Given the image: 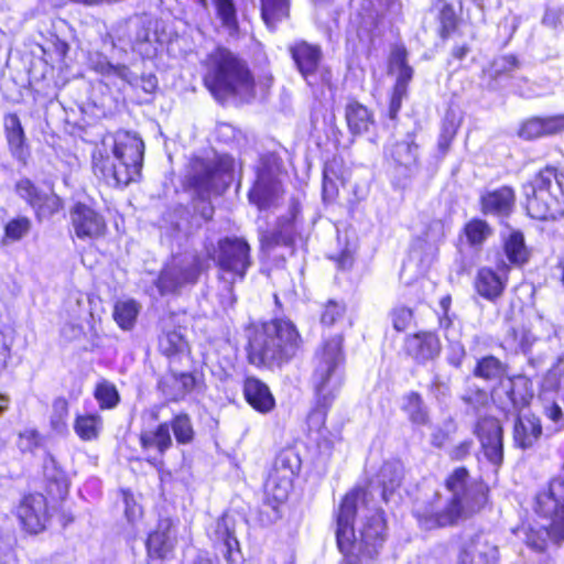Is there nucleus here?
I'll list each match as a JSON object with an SVG mask.
<instances>
[{"mask_svg":"<svg viewBox=\"0 0 564 564\" xmlns=\"http://www.w3.org/2000/svg\"><path fill=\"white\" fill-rule=\"evenodd\" d=\"M368 496L366 487L355 485L341 496L333 513L336 546L341 554L338 564L373 563L389 541V523L382 508H377L366 516L356 533L358 506L360 502L366 503Z\"/></svg>","mask_w":564,"mask_h":564,"instance_id":"f257e3e1","label":"nucleus"},{"mask_svg":"<svg viewBox=\"0 0 564 564\" xmlns=\"http://www.w3.org/2000/svg\"><path fill=\"white\" fill-rule=\"evenodd\" d=\"M443 487L451 494L443 505L441 495L434 492L413 511L419 525L425 530L456 527L491 506L490 485L481 477L471 479L470 470L464 465L454 467L445 476Z\"/></svg>","mask_w":564,"mask_h":564,"instance_id":"f03ea898","label":"nucleus"},{"mask_svg":"<svg viewBox=\"0 0 564 564\" xmlns=\"http://www.w3.org/2000/svg\"><path fill=\"white\" fill-rule=\"evenodd\" d=\"M203 68V86L221 106L250 104L258 93L268 95L274 82L271 72L257 77L247 59L221 45L205 56Z\"/></svg>","mask_w":564,"mask_h":564,"instance_id":"7ed1b4c3","label":"nucleus"},{"mask_svg":"<svg viewBox=\"0 0 564 564\" xmlns=\"http://www.w3.org/2000/svg\"><path fill=\"white\" fill-rule=\"evenodd\" d=\"M243 336L246 361L260 370L282 369L305 351V338L289 316L250 321Z\"/></svg>","mask_w":564,"mask_h":564,"instance_id":"20e7f679","label":"nucleus"},{"mask_svg":"<svg viewBox=\"0 0 564 564\" xmlns=\"http://www.w3.org/2000/svg\"><path fill=\"white\" fill-rule=\"evenodd\" d=\"M344 341L341 333L323 337L314 352V402L306 416L308 429L312 431L321 432L326 429L328 413L344 384Z\"/></svg>","mask_w":564,"mask_h":564,"instance_id":"39448f33","label":"nucleus"},{"mask_svg":"<svg viewBox=\"0 0 564 564\" xmlns=\"http://www.w3.org/2000/svg\"><path fill=\"white\" fill-rule=\"evenodd\" d=\"M144 156L142 140L127 131L117 132L91 150V172L105 185L123 187L141 177Z\"/></svg>","mask_w":564,"mask_h":564,"instance_id":"423d86ee","label":"nucleus"},{"mask_svg":"<svg viewBox=\"0 0 564 564\" xmlns=\"http://www.w3.org/2000/svg\"><path fill=\"white\" fill-rule=\"evenodd\" d=\"M532 511L546 524L529 525L524 531V544L536 553H545L551 546L564 544V477H551L532 499Z\"/></svg>","mask_w":564,"mask_h":564,"instance_id":"0eeeda50","label":"nucleus"},{"mask_svg":"<svg viewBox=\"0 0 564 564\" xmlns=\"http://www.w3.org/2000/svg\"><path fill=\"white\" fill-rule=\"evenodd\" d=\"M523 209L534 220H554L564 215V170L545 164L521 185Z\"/></svg>","mask_w":564,"mask_h":564,"instance_id":"6e6552de","label":"nucleus"},{"mask_svg":"<svg viewBox=\"0 0 564 564\" xmlns=\"http://www.w3.org/2000/svg\"><path fill=\"white\" fill-rule=\"evenodd\" d=\"M254 178L248 189L247 197L259 210H267L275 205L284 193L281 176L286 175L282 156L275 151L259 154L253 166Z\"/></svg>","mask_w":564,"mask_h":564,"instance_id":"1a4fd4ad","label":"nucleus"},{"mask_svg":"<svg viewBox=\"0 0 564 564\" xmlns=\"http://www.w3.org/2000/svg\"><path fill=\"white\" fill-rule=\"evenodd\" d=\"M295 469L289 464V458L280 454L264 482V497L257 512L258 522L265 527L282 518V508L293 488Z\"/></svg>","mask_w":564,"mask_h":564,"instance_id":"9d476101","label":"nucleus"},{"mask_svg":"<svg viewBox=\"0 0 564 564\" xmlns=\"http://www.w3.org/2000/svg\"><path fill=\"white\" fill-rule=\"evenodd\" d=\"M223 176V160H209L199 155H192L186 165V172L182 180L184 192H191L196 199L205 200L214 196L223 195L226 186H220Z\"/></svg>","mask_w":564,"mask_h":564,"instance_id":"9b49d317","label":"nucleus"},{"mask_svg":"<svg viewBox=\"0 0 564 564\" xmlns=\"http://www.w3.org/2000/svg\"><path fill=\"white\" fill-rule=\"evenodd\" d=\"M55 508L48 502L43 492H23L14 507L21 531L26 535H39L48 530L52 524Z\"/></svg>","mask_w":564,"mask_h":564,"instance_id":"f8f14e48","label":"nucleus"},{"mask_svg":"<svg viewBox=\"0 0 564 564\" xmlns=\"http://www.w3.org/2000/svg\"><path fill=\"white\" fill-rule=\"evenodd\" d=\"M251 252L245 237L226 236L217 241L214 261L219 271L230 274L234 282H241L253 263Z\"/></svg>","mask_w":564,"mask_h":564,"instance_id":"ddd939ff","label":"nucleus"},{"mask_svg":"<svg viewBox=\"0 0 564 564\" xmlns=\"http://www.w3.org/2000/svg\"><path fill=\"white\" fill-rule=\"evenodd\" d=\"M101 305V299L95 293L77 292L74 299H69L66 306L67 322L61 328V336L70 343L85 337L86 333L82 321L95 327L97 307Z\"/></svg>","mask_w":564,"mask_h":564,"instance_id":"4468645a","label":"nucleus"},{"mask_svg":"<svg viewBox=\"0 0 564 564\" xmlns=\"http://www.w3.org/2000/svg\"><path fill=\"white\" fill-rule=\"evenodd\" d=\"M14 191L32 208L37 221L54 217L65 207L64 199L54 191L53 186L48 191H44L28 177L20 178L14 185Z\"/></svg>","mask_w":564,"mask_h":564,"instance_id":"2eb2a0df","label":"nucleus"},{"mask_svg":"<svg viewBox=\"0 0 564 564\" xmlns=\"http://www.w3.org/2000/svg\"><path fill=\"white\" fill-rule=\"evenodd\" d=\"M473 433L486 460L498 471L505 462V431L500 420L492 415L481 416L475 422Z\"/></svg>","mask_w":564,"mask_h":564,"instance_id":"dca6fc26","label":"nucleus"},{"mask_svg":"<svg viewBox=\"0 0 564 564\" xmlns=\"http://www.w3.org/2000/svg\"><path fill=\"white\" fill-rule=\"evenodd\" d=\"M138 443L144 455V462L159 474L166 470L165 456L173 447V436L166 423L159 422L154 427L142 426L138 434Z\"/></svg>","mask_w":564,"mask_h":564,"instance_id":"f3484780","label":"nucleus"},{"mask_svg":"<svg viewBox=\"0 0 564 564\" xmlns=\"http://www.w3.org/2000/svg\"><path fill=\"white\" fill-rule=\"evenodd\" d=\"M176 543L173 520L170 517L160 518L144 540L147 563L162 564L171 560L174 556Z\"/></svg>","mask_w":564,"mask_h":564,"instance_id":"a211bd4d","label":"nucleus"},{"mask_svg":"<svg viewBox=\"0 0 564 564\" xmlns=\"http://www.w3.org/2000/svg\"><path fill=\"white\" fill-rule=\"evenodd\" d=\"M288 52L295 68L310 86L315 84L314 79L318 75L327 80L329 72L321 68L323 52L319 45L296 40L288 46Z\"/></svg>","mask_w":564,"mask_h":564,"instance_id":"6ab92c4d","label":"nucleus"},{"mask_svg":"<svg viewBox=\"0 0 564 564\" xmlns=\"http://www.w3.org/2000/svg\"><path fill=\"white\" fill-rule=\"evenodd\" d=\"M70 223L75 236L80 240H96L106 236L108 225L105 216L91 205L75 202L70 209Z\"/></svg>","mask_w":564,"mask_h":564,"instance_id":"aec40b11","label":"nucleus"},{"mask_svg":"<svg viewBox=\"0 0 564 564\" xmlns=\"http://www.w3.org/2000/svg\"><path fill=\"white\" fill-rule=\"evenodd\" d=\"M510 281V273L496 267L482 265L477 269L474 280L473 290L475 294L489 303L496 304L506 294Z\"/></svg>","mask_w":564,"mask_h":564,"instance_id":"412c9836","label":"nucleus"},{"mask_svg":"<svg viewBox=\"0 0 564 564\" xmlns=\"http://www.w3.org/2000/svg\"><path fill=\"white\" fill-rule=\"evenodd\" d=\"M442 340L435 329H420L403 339V352L416 364L424 365L442 352Z\"/></svg>","mask_w":564,"mask_h":564,"instance_id":"4be33fe9","label":"nucleus"},{"mask_svg":"<svg viewBox=\"0 0 564 564\" xmlns=\"http://www.w3.org/2000/svg\"><path fill=\"white\" fill-rule=\"evenodd\" d=\"M160 323L161 333L158 337L159 352L167 359L178 357L184 352L189 354L191 346L182 333L185 327L176 322V314L170 312L161 318Z\"/></svg>","mask_w":564,"mask_h":564,"instance_id":"5701e85b","label":"nucleus"},{"mask_svg":"<svg viewBox=\"0 0 564 564\" xmlns=\"http://www.w3.org/2000/svg\"><path fill=\"white\" fill-rule=\"evenodd\" d=\"M564 132V113L531 116L523 119L517 129V135L524 141L556 135Z\"/></svg>","mask_w":564,"mask_h":564,"instance_id":"b1692460","label":"nucleus"},{"mask_svg":"<svg viewBox=\"0 0 564 564\" xmlns=\"http://www.w3.org/2000/svg\"><path fill=\"white\" fill-rule=\"evenodd\" d=\"M517 203V192L512 185H501L484 192L479 197L482 215L508 218L512 215Z\"/></svg>","mask_w":564,"mask_h":564,"instance_id":"393cba45","label":"nucleus"},{"mask_svg":"<svg viewBox=\"0 0 564 564\" xmlns=\"http://www.w3.org/2000/svg\"><path fill=\"white\" fill-rule=\"evenodd\" d=\"M501 249L506 259H499L496 263L509 273L513 268L523 269L532 257V250L527 245L523 232L519 229L511 230L502 239Z\"/></svg>","mask_w":564,"mask_h":564,"instance_id":"a878e982","label":"nucleus"},{"mask_svg":"<svg viewBox=\"0 0 564 564\" xmlns=\"http://www.w3.org/2000/svg\"><path fill=\"white\" fill-rule=\"evenodd\" d=\"M246 403L259 414H269L276 408V400L267 382L249 375L241 382Z\"/></svg>","mask_w":564,"mask_h":564,"instance_id":"bb28decb","label":"nucleus"},{"mask_svg":"<svg viewBox=\"0 0 564 564\" xmlns=\"http://www.w3.org/2000/svg\"><path fill=\"white\" fill-rule=\"evenodd\" d=\"M3 131L10 154L21 165L26 166L31 148L18 113L9 112L3 117Z\"/></svg>","mask_w":564,"mask_h":564,"instance_id":"cd10ccee","label":"nucleus"},{"mask_svg":"<svg viewBox=\"0 0 564 564\" xmlns=\"http://www.w3.org/2000/svg\"><path fill=\"white\" fill-rule=\"evenodd\" d=\"M344 118L347 130L354 138L365 135L377 127L375 111L356 97L347 98Z\"/></svg>","mask_w":564,"mask_h":564,"instance_id":"c85d7f7f","label":"nucleus"},{"mask_svg":"<svg viewBox=\"0 0 564 564\" xmlns=\"http://www.w3.org/2000/svg\"><path fill=\"white\" fill-rule=\"evenodd\" d=\"M344 160L338 156L328 159L322 170V199L324 204H334L339 198V188L347 185Z\"/></svg>","mask_w":564,"mask_h":564,"instance_id":"c756f323","label":"nucleus"},{"mask_svg":"<svg viewBox=\"0 0 564 564\" xmlns=\"http://www.w3.org/2000/svg\"><path fill=\"white\" fill-rule=\"evenodd\" d=\"M543 435L540 416L534 413L518 415L512 426V441L517 448L531 449L538 445Z\"/></svg>","mask_w":564,"mask_h":564,"instance_id":"7c9ffc66","label":"nucleus"},{"mask_svg":"<svg viewBox=\"0 0 564 564\" xmlns=\"http://www.w3.org/2000/svg\"><path fill=\"white\" fill-rule=\"evenodd\" d=\"M209 538L213 541L214 547L225 549L224 558L227 563L235 564L242 556L240 543L226 514L217 518Z\"/></svg>","mask_w":564,"mask_h":564,"instance_id":"2f4dec72","label":"nucleus"},{"mask_svg":"<svg viewBox=\"0 0 564 564\" xmlns=\"http://www.w3.org/2000/svg\"><path fill=\"white\" fill-rule=\"evenodd\" d=\"M294 217H280L274 230H264L259 237L260 249L271 251L278 247H293L295 243Z\"/></svg>","mask_w":564,"mask_h":564,"instance_id":"473e14b6","label":"nucleus"},{"mask_svg":"<svg viewBox=\"0 0 564 564\" xmlns=\"http://www.w3.org/2000/svg\"><path fill=\"white\" fill-rule=\"evenodd\" d=\"M73 430L82 442H95L104 431V419L96 411L76 413Z\"/></svg>","mask_w":564,"mask_h":564,"instance_id":"72a5a7b5","label":"nucleus"},{"mask_svg":"<svg viewBox=\"0 0 564 564\" xmlns=\"http://www.w3.org/2000/svg\"><path fill=\"white\" fill-rule=\"evenodd\" d=\"M506 394L514 409L528 408L534 398L532 380L524 375L509 377Z\"/></svg>","mask_w":564,"mask_h":564,"instance_id":"f704fd0d","label":"nucleus"},{"mask_svg":"<svg viewBox=\"0 0 564 564\" xmlns=\"http://www.w3.org/2000/svg\"><path fill=\"white\" fill-rule=\"evenodd\" d=\"M70 488V479L65 470L55 466L51 474L45 475L44 495L48 502L55 507L68 496Z\"/></svg>","mask_w":564,"mask_h":564,"instance_id":"c9c22d12","label":"nucleus"},{"mask_svg":"<svg viewBox=\"0 0 564 564\" xmlns=\"http://www.w3.org/2000/svg\"><path fill=\"white\" fill-rule=\"evenodd\" d=\"M161 423H166L167 431L173 433L177 445H189L194 442L196 432L187 412L174 413L169 421H162Z\"/></svg>","mask_w":564,"mask_h":564,"instance_id":"e433bc0d","label":"nucleus"},{"mask_svg":"<svg viewBox=\"0 0 564 564\" xmlns=\"http://www.w3.org/2000/svg\"><path fill=\"white\" fill-rule=\"evenodd\" d=\"M170 376L176 387L170 388L165 382H161L162 391L172 397L174 401L183 400L191 394L198 386L199 379L196 371H172Z\"/></svg>","mask_w":564,"mask_h":564,"instance_id":"4c0bfd02","label":"nucleus"},{"mask_svg":"<svg viewBox=\"0 0 564 564\" xmlns=\"http://www.w3.org/2000/svg\"><path fill=\"white\" fill-rule=\"evenodd\" d=\"M417 144L414 141L401 140L384 149L386 160L399 167H410L417 161Z\"/></svg>","mask_w":564,"mask_h":564,"instance_id":"58836bf2","label":"nucleus"},{"mask_svg":"<svg viewBox=\"0 0 564 564\" xmlns=\"http://www.w3.org/2000/svg\"><path fill=\"white\" fill-rule=\"evenodd\" d=\"M402 411L413 425L425 426L431 423L429 411L417 391H411L404 395Z\"/></svg>","mask_w":564,"mask_h":564,"instance_id":"ea45409f","label":"nucleus"},{"mask_svg":"<svg viewBox=\"0 0 564 564\" xmlns=\"http://www.w3.org/2000/svg\"><path fill=\"white\" fill-rule=\"evenodd\" d=\"M140 304L133 300H120L113 304L112 318L122 330H131L140 313Z\"/></svg>","mask_w":564,"mask_h":564,"instance_id":"a19ab883","label":"nucleus"},{"mask_svg":"<svg viewBox=\"0 0 564 564\" xmlns=\"http://www.w3.org/2000/svg\"><path fill=\"white\" fill-rule=\"evenodd\" d=\"M507 366L496 356L486 355L476 360L471 375L475 378L490 382L501 378Z\"/></svg>","mask_w":564,"mask_h":564,"instance_id":"79ce46f5","label":"nucleus"},{"mask_svg":"<svg viewBox=\"0 0 564 564\" xmlns=\"http://www.w3.org/2000/svg\"><path fill=\"white\" fill-rule=\"evenodd\" d=\"M462 232L465 236L468 246L473 248H480L494 234V230L487 220L479 217H473L464 224Z\"/></svg>","mask_w":564,"mask_h":564,"instance_id":"37998d69","label":"nucleus"},{"mask_svg":"<svg viewBox=\"0 0 564 564\" xmlns=\"http://www.w3.org/2000/svg\"><path fill=\"white\" fill-rule=\"evenodd\" d=\"M173 264L185 285L197 283L202 272L206 269L205 260L199 253H194Z\"/></svg>","mask_w":564,"mask_h":564,"instance_id":"c03bdc74","label":"nucleus"},{"mask_svg":"<svg viewBox=\"0 0 564 564\" xmlns=\"http://www.w3.org/2000/svg\"><path fill=\"white\" fill-rule=\"evenodd\" d=\"M44 445L45 436L35 427L24 429L17 434L15 446L22 456H34Z\"/></svg>","mask_w":564,"mask_h":564,"instance_id":"a18cd8bd","label":"nucleus"},{"mask_svg":"<svg viewBox=\"0 0 564 564\" xmlns=\"http://www.w3.org/2000/svg\"><path fill=\"white\" fill-rule=\"evenodd\" d=\"M94 398L100 410H112L120 403V394L117 387L106 380H99L94 388Z\"/></svg>","mask_w":564,"mask_h":564,"instance_id":"49530a36","label":"nucleus"},{"mask_svg":"<svg viewBox=\"0 0 564 564\" xmlns=\"http://www.w3.org/2000/svg\"><path fill=\"white\" fill-rule=\"evenodd\" d=\"M261 18L269 28L289 17V0H260Z\"/></svg>","mask_w":564,"mask_h":564,"instance_id":"de8ad7c7","label":"nucleus"},{"mask_svg":"<svg viewBox=\"0 0 564 564\" xmlns=\"http://www.w3.org/2000/svg\"><path fill=\"white\" fill-rule=\"evenodd\" d=\"M437 34L442 41H447L453 36L459 26V18L457 17L452 3H444L438 12Z\"/></svg>","mask_w":564,"mask_h":564,"instance_id":"09e8293b","label":"nucleus"},{"mask_svg":"<svg viewBox=\"0 0 564 564\" xmlns=\"http://www.w3.org/2000/svg\"><path fill=\"white\" fill-rule=\"evenodd\" d=\"M155 285L161 295H166L178 292L185 284L172 263L160 271Z\"/></svg>","mask_w":564,"mask_h":564,"instance_id":"8fccbe9b","label":"nucleus"},{"mask_svg":"<svg viewBox=\"0 0 564 564\" xmlns=\"http://www.w3.org/2000/svg\"><path fill=\"white\" fill-rule=\"evenodd\" d=\"M213 3L221 25L230 32H237L239 23L234 0H213Z\"/></svg>","mask_w":564,"mask_h":564,"instance_id":"3c124183","label":"nucleus"},{"mask_svg":"<svg viewBox=\"0 0 564 564\" xmlns=\"http://www.w3.org/2000/svg\"><path fill=\"white\" fill-rule=\"evenodd\" d=\"M506 341L510 348L528 352L534 341L530 329L525 326H512L506 334Z\"/></svg>","mask_w":564,"mask_h":564,"instance_id":"603ef678","label":"nucleus"},{"mask_svg":"<svg viewBox=\"0 0 564 564\" xmlns=\"http://www.w3.org/2000/svg\"><path fill=\"white\" fill-rule=\"evenodd\" d=\"M469 543L474 555L478 556L479 564H498L499 549L496 545L480 538H471Z\"/></svg>","mask_w":564,"mask_h":564,"instance_id":"864d4df0","label":"nucleus"},{"mask_svg":"<svg viewBox=\"0 0 564 564\" xmlns=\"http://www.w3.org/2000/svg\"><path fill=\"white\" fill-rule=\"evenodd\" d=\"M459 122L452 117H445L442 121L441 132L437 140V148L442 155H445L456 138L458 132Z\"/></svg>","mask_w":564,"mask_h":564,"instance_id":"5fc2aeb1","label":"nucleus"},{"mask_svg":"<svg viewBox=\"0 0 564 564\" xmlns=\"http://www.w3.org/2000/svg\"><path fill=\"white\" fill-rule=\"evenodd\" d=\"M31 228L32 221L28 216L13 217L4 226V238L19 241L30 232Z\"/></svg>","mask_w":564,"mask_h":564,"instance_id":"6e6d98bb","label":"nucleus"},{"mask_svg":"<svg viewBox=\"0 0 564 564\" xmlns=\"http://www.w3.org/2000/svg\"><path fill=\"white\" fill-rule=\"evenodd\" d=\"M346 313V304L336 300H328L323 306L319 315V323L323 326L332 327Z\"/></svg>","mask_w":564,"mask_h":564,"instance_id":"4d7b16f0","label":"nucleus"},{"mask_svg":"<svg viewBox=\"0 0 564 564\" xmlns=\"http://www.w3.org/2000/svg\"><path fill=\"white\" fill-rule=\"evenodd\" d=\"M392 327L398 333L405 332L414 319V310L404 305L398 304L393 306L389 313Z\"/></svg>","mask_w":564,"mask_h":564,"instance_id":"13d9d810","label":"nucleus"},{"mask_svg":"<svg viewBox=\"0 0 564 564\" xmlns=\"http://www.w3.org/2000/svg\"><path fill=\"white\" fill-rule=\"evenodd\" d=\"M69 413V404L66 398L58 397L53 400L50 426L54 431H61L66 427V420Z\"/></svg>","mask_w":564,"mask_h":564,"instance_id":"bf43d9fd","label":"nucleus"},{"mask_svg":"<svg viewBox=\"0 0 564 564\" xmlns=\"http://www.w3.org/2000/svg\"><path fill=\"white\" fill-rule=\"evenodd\" d=\"M460 399L475 413L488 404L486 390L478 387L467 389Z\"/></svg>","mask_w":564,"mask_h":564,"instance_id":"052dcab7","label":"nucleus"},{"mask_svg":"<svg viewBox=\"0 0 564 564\" xmlns=\"http://www.w3.org/2000/svg\"><path fill=\"white\" fill-rule=\"evenodd\" d=\"M123 503H124V516L130 523H134L142 516V508L134 499V495L129 488H122L119 490Z\"/></svg>","mask_w":564,"mask_h":564,"instance_id":"680f3d73","label":"nucleus"},{"mask_svg":"<svg viewBox=\"0 0 564 564\" xmlns=\"http://www.w3.org/2000/svg\"><path fill=\"white\" fill-rule=\"evenodd\" d=\"M13 336L0 329V376L8 369L12 360Z\"/></svg>","mask_w":564,"mask_h":564,"instance_id":"e2e57ef3","label":"nucleus"},{"mask_svg":"<svg viewBox=\"0 0 564 564\" xmlns=\"http://www.w3.org/2000/svg\"><path fill=\"white\" fill-rule=\"evenodd\" d=\"M547 389L560 393L564 388V369L560 366V361L554 365L545 376ZM560 399L564 403V392L560 394Z\"/></svg>","mask_w":564,"mask_h":564,"instance_id":"0e129e2a","label":"nucleus"},{"mask_svg":"<svg viewBox=\"0 0 564 564\" xmlns=\"http://www.w3.org/2000/svg\"><path fill=\"white\" fill-rule=\"evenodd\" d=\"M408 91L399 88L392 87L390 96H389V104H388V111L387 117L395 121L398 119L399 112L402 107V101L406 97Z\"/></svg>","mask_w":564,"mask_h":564,"instance_id":"69168bd1","label":"nucleus"},{"mask_svg":"<svg viewBox=\"0 0 564 564\" xmlns=\"http://www.w3.org/2000/svg\"><path fill=\"white\" fill-rule=\"evenodd\" d=\"M474 448V442L470 438L463 440L455 446H453L448 453V457L452 462L458 463L467 459Z\"/></svg>","mask_w":564,"mask_h":564,"instance_id":"338daca9","label":"nucleus"},{"mask_svg":"<svg viewBox=\"0 0 564 564\" xmlns=\"http://www.w3.org/2000/svg\"><path fill=\"white\" fill-rule=\"evenodd\" d=\"M408 55H409L408 50L403 44L393 45V47L391 50L390 58H389L390 68L398 69V68H402V67L409 65Z\"/></svg>","mask_w":564,"mask_h":564,"instance_id":"774afa93","label":"nucleus"}]
</instances>
